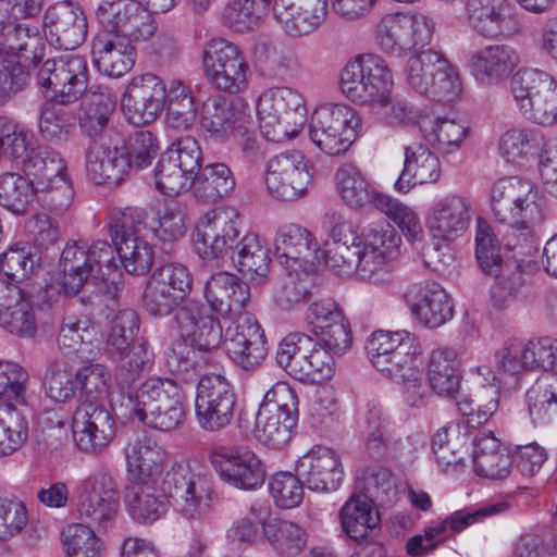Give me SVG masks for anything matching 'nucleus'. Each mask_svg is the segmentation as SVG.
<instances>
[{"label": "nucleus", "mask_w": 557, "mask_h": 557, "mask_svg": "<svg viewBox=\"0 0 557 557\" xmlns=\"http://www.w3.org/2000/svg\"><path fill=\"white\" fill-rule=\"evenodd\" d=\"M323 227L329 234L325 250L306 227L282 226L273 240L277 262L296 275L326 264L339 275L355 274L371 284L392 281L401 237L391 225L373 223L358 232L344 213L332 210L325 213Z\"/></svg>", "instance_id": "1"}, {"label": "nucleus", "mask_w": 557, "mask_h": 557, "mask_svg": "<svg viewBox=\"0 0 557 557\" xmlns=\"http://www.w3.org/2000/svg\"><path fill=\"white\" fill-rule=\"evenodd\" d=\"M196 124L207 139L234 145L248 160L262 156L249 104L243 99L228 101L211 96L201 103L165 110V127L170 131L189 132Z\"/></svg>", "instance_id": "2"}, {"label": "nucleus", "mask_w": 557, "mask_h": 557, "mask_svg": "<svg viewBox=\"0 0 557 557\" xmlns=\"http://www.w3.org/2000/svg\"><path fill=\"white\" fill-rule=\"evenodd\" d=\"M125 456V511L135 523L151 525L168 513L171 505L165 475L166 453L157 443L144 440L131 444Z\"/></svg>", "instance_id": "3"}, {"label": "nucleus", "mask_w": 557, "mask_h": 557, "mask_svg": "<svg viewBox=\"0 0 557 557\" xmlns=\"http://www.w3.org/2000/svg\"><path fill=\"white\" fill-rule=\"evenodd\" d=\"M372 366L386 379L401 386L405 406L420 409L428 403L423 382L424 359L419 339L406 330L373 332L366 344Z\"/></svg>", "instance_id": "4"}, {"label": "nucleus", "mask_w": 557, "mask_h": 557, "mask_svg": "<svg viewBox=\"0 0 557 557\" xmlns=\"http://www.w3.org/2000/svg\"><path fill=\"white\" fill-rule=\"evenodd\" d=\"M490 203L497 221L509 226L503 242L507 249L523 247L545 219L544 199L535 183L503 176L491 184Z\"/></svg>", "instance_id": "5"}, {"label": "nucleus", "mask_w": 557, "mask_h": 557, "mask_svg": "<svg viewBox=\"0 0 557 557\" xmlns=\"http://www.w3.org/2000/svg\"><path fill=\"white\" fill-rule=\"evenodd\" d=\"M125 407L145 426L160 432L180 428L186 417L182 388L170 379L149 377L127 396Z\"/></svg>", "instance_id": "6"}, {"label": "nucleus", "mask_w": 557, "mask_h": 557, "mask_svg": "<svg viewBox=\"0 0 557 557\" xmlns=\"http://www.w3.org/2000/svg\"><path fill=\"white\" fill-rule=\"evenodd\" d=\"M256 113L262 135L273 143L296 138L307 121L302 95L285 86L263 90L257 98Z\"/></svg>", "instance_id": "7"}, {"label": "nucleus", "mask_w": 557, "mask_h": 557, "mask_svg": "<svg viewBox=\"0 0 557 557\" xmlns=\"http://www.w3.org/2000/svg\"><path fill=\"white\" fill-rule=\"evenodd\" d=\"M57 281L66 295H76L92 280L104 278L117 269L113 246L107 240L66 244L59 262Z\"/></svg>", "instance_id": "8"}, {"label": "nucleus", "mask_w": 557, "mask_h": 557, "mask_svg": "<svg viewBox=\"0 0 557 557\" xmlns=\"http://www.w3.org/2000/svg\"><path fill=\"white\" fill-rule=\"evenodd\" d=\"M333 352L324 343L302 333L285 336L276 349V362L290 376L301 382L323 383L336 371Z\"/></svg>", "instance_id": "9"}, {"label": "nucleus", "mask_w": 557, "mask_h": 557, "mask_svg": "<svg viewBox=\"0 0 557 557\" xmlns=\"http://www.w3.org/2000/svg\"><path fill=\"white\" fill-rule=\"evenodd\" d=\"M510 92L519 113L541 126L557 125V78L537 69H522L510 81Z\"/></svg>", "instance_id": "10"}, {"label": "nucleus", "mask_w": 557, "mask_h": 557, "mask_svg": "<svg viewBox=\"0 0 557 557\" xmlns=\"http://www.w3.org/2000/svg\"><path fill=\"white\" fill-rule=\"evenodd\" d=\"M360 127L361 119L351 106L324 103L311 114L309 137L320 152L341 157L351 148Z\"/></svg>", "instance_id": "11"}, {"label": "nucleus", "mask_w": 557, "mask_h": 557, "mask_svg": "<svg viewBox=\"0 0 557 557\" xmlns=\"http://www.w3.org/2000/svg\"><path fill=\"white\" fill-rule=\"evenodd\" d=\"M239 234L237 209L220 206L198 219L190 234V243L194 252L205 262H224L232 257Z\"/></svg>", "instance_id": "12"}, {"label": "nucleus", "mask_w": 557, "mask_h": 557, "mask_svg": "<svg viewBox=\"0 0 557 557\" xmlns=\"http://www.w3.org/2000/svg\"><path fill=\"white\" fill-rule=\"evenodd\" d=\"M411 89L436 101H453L461 95L454 66L438 52L424 50L410 57L404 70Z\"/></svg>", "instance_id": "13"}, {"label": "nucleus", "mask_w": 557, "mask_h": 557, "mask_svg": "<svg viewBox=\"0 0 557 557\" xmlns=\"http://www.w3.org/2000/svg\"><path fill=\"white\" fill-rule=\"evenodd\" d=\"M170 499L174 511L188 521L207 518L213 507V484L197 466L180 463L165 471Z\"/></svg>", "instance_id": "14"}, {"label": "nucleus", "mask_w": 557, "mask_h": 557, "mask_svg": "<svg viewBox=\"0 0 557 557\" xmlns=\"http://www.w3.org/2000/svg\"><path fill=\"white\" fill-rule=\"evenodd\" d=\"M139 318L132 309L120 310L111 320L107 349L120 361L116 379L121 384L134 381L151 361L152 354L145 342L136 341Z\"/></svg>", "instance_id": "15"}, {"label": "nucleus", "mask_w": 557, "mask_h": 557, "mask_svg": "<svg viewBox=\"0 0 557 557\" xmlns=\"http://www.w3.org/2000/svg\"><path fill=\"white\" fill-rule=\"evenodd\" d=\"M393 73L379 54L363 53L347 62L341 72L342 92L354 103L370 107L383 92L392 90Z\"/></svg>", "instance_id": "16"}, {"label": "nucleus", "mask_w": 557, "mask_h": 557, "mask_svg": "<svg viewBox=\"0 0 557 557\" xmlns=\"http://www.w3.org/2000/svg\"><path fill=\"white\" fill-rule=\"evenodd\" d=\"M24 168L39 199L53 210L70 207L74 188L66 163L59 153L44 149L33 151Z\"/></svg>", "instance_id": "17"}, {"label": "nucleus", "mask_w": 557, "mask_h": 557, "mask_svg": "<svg viewBox=\"0 0 557 557\" xmlns=\"http://www.w3.org/2000/svg\"><path fill=\"white\" fill-rule=\"evenodd\" d=\"M144 210L126 208L109 225V235L114 243V253L125 271L132 275H143L149 272L154 259V246L131 230L144 222Z\"/></svg>", "instance_id": "18"}, {"label": "nucleus", "mask_w": 557, "mask_h": 557, "mask_svg": "<svg viewBox=\"0 0 557 557\" xmlns=\"http://www.w3.org/2000/svg\"><path fill=\"white\" fill-rule=\"evenodd\" d=\"M37 84L51 101L62 104L75 102L87 89V63L76 54L48 59L37 73Z\"/></svg>", "instance_id": "19"}, {"label": "nucleus", "mask_w": 557, "mask_h": 557, "mask_svg": "<svg viewBox=\"0 0 557 557\" xmlns=\"http://www.w3.org/2000/svg\"><path fill=\"white\" fill-rule=\"evenodd\" d=\"M313 182V169L306 156L289 150L271 158L264 170L263 184L275 199L298 200L306 196Z\"/></svg>", "instance_id": "20"}, {"label": "nucleus", "mask_w": 557, "mask_h": 557, "mask_svg": "<svg viewBox=\"0 0 557 557\" xmlns=\"http://www.w3.org/2000/svg\"><path fill=\"white\" fill-rule=\"evenodd\" d=\"M193 277L184 264L168 263L149 277L143 295L145 309L154 317H165L177 311L190 295Z\"/></svg>", "instance_id": "21"}, {"label": "nucleus", "mask_w": 557, "mask_h": 557, "mask_svg": "<svg viewBox=\"0 0 557 557\" xmlns=\"http://www.w3.org/2000/svg\"><path fill=\"white\" fill-rule=\"evenodd\" d=\"M193 277L184 264L168 263L149 277L143 295L145 309L154 317H165L177 311L190 295Z\"/></svg>", "instance_id": "22"}, {"label": "nucleus", "mask_w": 557, "mask_h": 557, "mask_svg": "<svg viewBox=\"0 0 557 557\" xmlns=\"http://www.w3.org/2000/svg\"><path fill=\"white\" fill-rule=\"evenodd\" d=\"M472 215V201L467 196L441 195L431 201L424 214L425 228L435 245L449 244L463 236Z\"/></svg>", "instance_id": "23"}, {"label": "nucleus", "mask_w": 557, "mask_h": 557, "mask_svg": "<svg viewBox=\"0 0 557 557\" xmlns=\"http://www.w3.org/2000/svg\"><path fill=\"white\" fill-rule=\"evenodd\" d=\"M120 492L107 469H98L86 476L79 485L77 512L88 524L104 527L117 515Z\"/></svg>", "instance_id": "24"}, {"label": "nucleus", "mask_w": 557, "mask_h": 557, "mask_svg": "<svg viewBox=\"0 0 557 557\" xmlns=\"http://www.w3.org/2000/svg\"><path fill=\"white\" fill-rule=\"evenodd\" d=\"M236 396L230 382L221 374H205L199 379L195 396L198 424L207 431H218L230 424Z\"/></svg>", "instance_id": "25"}, {"label": "nucleus", "mask_w": 557, "mask_h": 557, "mask_svg": "<svg viewBox=\"0 0 557 557\" xmlns=\"http://www.w3.org/2000/svg\"><path fill=\"white\" fill-rule=\"evenodd\" d=\"M202 65L208 79L220 90L237 92L247 85L248 64L238 47L225 39L206 45Z\"/></svg>", "instance_id": "26"}, {"label": "nucleus", "mask_w": 557, "mask_h": 557, "mask_svg": "<svg viewBox=\"0 0 557 557\" xmlns=\"http://www.w3.org/2000/svg\"><path fill=\"white\" fill-rule=\"evenodd\" d=\"M210 461L220 479L235 488L253 491L261 487L265 480L263 463L247 447H218L211 454Z\"/></svg>", "instance_id": "27"}, {"label": "nucleus", "mask_w": 557, "mask_h": 557, "mask_svg": "<svg viewBox=\"0 0 557 557\" xmlns=\"http://www.w3.org/2000/svg\"><path fill=\"white\" fill-rule=\"evenodd\" d=\"M164 82L153 73L133 76L122 96V111L126 120L143 126L154 122L164 111Z\"/></svg>", "instance_id": "28"}, {"label": "nucleus", "mask_w": 557, "mask_h": 557, "mask_svg": "<svg viewBox=\"0 0 557 557\" xmlns=\"http://www.w3.org/2000/svg\"><path fill=\"white\" fill-rule=\"evenodd\" d=\"M150 12L140 0H104L97 9V18L103 27L101 33L147 40L156 30Z\"/></svg>", "instance_id": "29"}, {"label": "nucleus", "mask_w": 557, "mask_h": 557, "mask_svg": "<svg viewBox=\"0 0 557 557\" xmlns=\"http://www.w3.org/2000/svg\"><path fill=\"white\" fill-rule=\"evenodd\" d=\"M21 17L0 12V59L13 66L38 63L45 52V44L37 27L18 22Z\"/></svg>", "instance_id": "30"}, {"label": "nucleus", "mask_w": 557, "mask_h": 557, "mask_svg": "<svg viewBox=\"0 0 557 557\" xmlns=\"http://www.w3.org/2000/svg\"><path fill=\"white\" fill-rule=\"evenodd\" d=\"M404 299L412 315L424 327H440L453 318L451 298L435 281L424 280L408 285Z\"/></svg>", "instance_id": "31"}, {"label": "nucleus", "mask_w": 557, "mask_h": 557, "mask_svg": "<svg viewBox=\"0 0 557 557\" xmlns=\"http://www.w3.org/2000/svg\"><path fill=\"white\" fill-rule=\"evenodd\" d=\"M306 321L312 332L333 352L343 355L352 344L350 324L333 299H320L309 305Z\"/></svg>", "instance_id": "32"}, {"label": "nucleus", "mask_w": 557, "mask_h": 557, "mask_svg": "<svg viewBox=\"0 0 557 557\" xmlns=\"http://www.w3.org/2000/svg\"><path fill=\"white\" fill-rule=\"evenodd\" d=\"M72 432L79 450L95 454L113 441L115 421L102 406L81 404L73 414Z\"/></svg>", "instance_id": "33"}, {"label": "nucleus", "mask_w": 557, "mask_h": 557, "mask_svg": "<svg viewBox=\"0 0 557 557\" xmlns=\"http://www.w3.org/2000/svg\"><path fill=\"white\" fill-rule=\"evenodd\" d=\"M0 327L20 338H34L38 321L32 296L0 277Z\"/></svg>", "instance_id": "34"}, {"label": "nucleus", "mask_w": 557, "mask_h": 557, "mask_svg": "<svg viewBox=\"0 0 557 557\" xmlns=\"http://www.w3.org/2000/svg\"><path fill=\"white\" fill-rule=\"evenodd\" d=\"M44 27L50 46L55 49L74 50L86 38L87 18L78 5L63 1L48 8Z\"/></svg>", "instance_id": "35"}, {"label": "nucleus", "mask_w": 557, "mask_h": 557, "mask_svg": "<svg viewBox=\"0 0 557 557\" xmlns=\"http://www.w3.org/2000/svg\"><path fill=\"white\" fill-rule=\"evenodd\" d=\"M297 474L314 492L336 491L344 480L339 455L333 449L315 446L296 461Z\"/></svg>", "instance_id": "36"}, {"label": "nucleus", "mask_w": 557, "mask_h": 557, "mask_svg": "<svg viewBox=\"0 0 557 557\" xmlns=\"http://www.w3.org/2000/svg\"><path fill=\"white\" fill-rule=\"evenodd\" d=\"M469 22L475 32L490 39H506L520 32L515 8L506 0H472Z\"/></svg>", "instance_id": "37"}, {"label": "nucleus", "mask_w": 557, "mask_h": 557, "mask_svg": "<svg viewBox=\"0 0 557 557\" xmlns=\"http://www.w3.org/2000/svg\"><path fill=\"white\" fill-rule=\"evenodd\" d=\"M227 355L244 369L259 366L267 356V339L251 317H240L225 332Z\"/></svg>", "instance_id": "38"}, {"label": "nucleus", "mask_w": 557, "mask_h": 557, "mask_svg": "<svg viewBox=\"0 0 557 557\" xmlns=\"http://www.w3.org/2000/svg\"><path fill=\"white\" fill-rule=\"evenodd\" d=\"M327 0H274V17L282 30L290 37L315 32L324 22Z\"/></svg>", "instance_id": "39"}, {"label": "nucleus", "mask_w": 557, "mask_h": 557, "mask_svg": "<svg viewBox=\"0 0 557 557\" xmlns=\"http://www.w3.org/2000/svg\"><path fill=\"white\" fill-rule=\"evenodd\" d=\"M131 168L123 146L112 145L103 138L90 144L86 152V170L98 185L115 186L124 181Z\"/></svg>", "instance_id": "40"}, {"label": "nucleus", "mask_w": 557, "mask_h": 557, "mask_svg": "<svg viewBox=\"0 0 557 557\" xmlns=\"http://www.w3.org/2000/svg\"><path fill=\"white\" fill-rule=\"evenodd\" d=\"M176 327L182 338L200 351L219 348L223 333L220 321L209 315L197 302H189L175 314Z\"/></svg>", "instance_id": "41"}, {"label": "nucleus", "mask_w": 557, "mask_h": 557, "mask_svg": "<svg viewBox=\"0 0 557 557\" xmlns=\"http://www.w3.org/2000/svg\"><path fill=\"white\" fill-rule=\"evenodd\" d=\"M202 295L210 309L216 313L239 314L249 301L250 288L237 275L221 271L208 277Z\"/></svg>", "instance_id": "42"}, {"label": "nucleus", "mask_w": 557, "mask_h": 557, "mask_svg": "<svg viewBox=\"0 0 557 557\" xmlns=\"http://www.w3.org/2000/svg\"><path fill=\"white\" fill-rule=\"evenodd\" d=\"M520 55L509 45H491L471 58V71L478 84L484 87L503 84L518 67Z\"/></svg>", "instance_id": "43"}, {"label": "nucleus", "mask_w": 557, "mask_h": 557, "mask_svg": "<svg viewBox=\"0 0 557 557\" xmlns=\"http://www.w3.org/2000/svg\"><path fill=\"white\" fill-rule=\"evenodd\" d=\"M134 39L121 34L100 33L94 40V62L99 72L111 77L128 73L136 60Z\"/></svg>", "instance_id": "44"}, {"label": "nucleus", "mask_w": 557, "mask_h": 557, "mask_svg": "<svg viewBox=\"0 0 557 557\" xmlns=\"http://www.w3.org/2000/svg\"><path fill=\"white\" fill-rule=\"evenodd\" d=\"M473 382L482 387L476 394L480 403L473 407L472 399L458 401V410L462 417H467V423L475 428L487 422L498 408L499 386L494 371L488 366H478L470 371Z\"/></svg>", "instance_id": "45"}, {"label": "nucleus", "mask_w": 557, "mask_h": 557, "mask_svg": "<svg viewBox=\"0 0 557 557\" xmlns=\"http://www.w3.org/2000/svg\"><path fill=\"white\" fill-rule=\"evenodd\" d=\"M442 174L438 157L423 146L405 147L403 171L395 182L398 193L407 194L416 185L431 184Z\"/></svg>", "instance_id": "46"}, {"label": "nucleus", "mask_w": 557, "mask_h": 557, "mask_svg": "<svg viewBox=\"0 0 557 557\" xmlns=\"http://www.w3.org/2000/svg\"><path fill=\"white\" fill-rule=\"evenodd\" d=\"M426 366L430 388L440 397L456 398L462 380L457 352L450 348L433 349Z\"/></svg>", "instance_id": "47"}, {"label": "nucleus", "mask_w": 557, "mask_h": 557, "mask_svg": "<svg viewBox=\"0 0 557 557\" xmlns=\"http://www.w3.org/2000/svg\"><path fill=\"white\" fill-rule=\"evenodd\" d=\"M544 136L535 128L516 125L505 129L498 138L500 157L510 164L523 165L544 147Z\"/></svg>", "instance_id": "48"}, {"label": "nucleus", "mask_w": 557, "mask_h": 557, "mask_svg": "<svg viewBox=\"0 0 557 557\" xmlns=\"http://www.w3.org/2000/svg\"><path fill=\"white\" fill-rule=\"evenodd\" d=\"M335 186L342 200L351 208L371 205L379 210L376 201L381 197H387L370 183L360 169L352 164H344L337 169Z\"/></svg>", "instance_id": "49"}, {"label": "nucleus", "mask_w": 557, "mask_h": 557, "mask_svg": "<svg viewBox=\"0 0 557 557\" xmlns=\"http://www.w3.org/2000/svg\"><path fill=\"white\" fill-rule=\"evenodd\" d=\"M473 470L483 478L498 480L510 473L511 461L492 432H480L473 441Z\"/></svg>", "instance_id": "50"}, {"label": "nucleus", "mask_w": 557, "mask_h": 557, "mask_svg": "<svg viewBox=\"0 0 557 557\" xmlns=\"http://www.w3.org/2000/svg\"><path fill=\"white\" fill-rule=\"evenodd\" d=\"M468 426L465 422L448 423L433 435L432 450L435 461L445 472L462 463L468 448Z\"/></svg>", "instance_id": "51"}, {"label": "nucleus", "mask_w": 557, "mask_h": 557, "mask_svg": "<svg viewBox=\"0 0 557 557\" xmlns=\"http://www.w3.org/2000/svg\"><path fill=\"white\" fill-rule=\"evenodd\" d=\"M144 213L147 226L162 243L177 242L187 233V213L177 202H157Z\"/></svg>", "instance_id": "52"}, {"label": "nucleus", "mask_w": 557, "mask_h": 557, "mask_svg": "<svg viewBox=\"0 0 557 557\" xmlns=\"http://www.w3.org/2000/svg\"><path fill=\"white\" fill-rule=\"evenodd\" d=\"M344 532L355 541H363L380 523V513L366 494L351 495L341 509Z\"/></svg>", "instance_id": "53"}, {"label": "nucleus", "mask_w": 557, "mask_h": 557, "mask_svg": "<svg viewBox=\"0 0 557 557\" xmlns=\"http://www.w3.org/2000/svg\"><path fill=\"white\" fill-rule=\"evenodd\" d=\"M101 342V332L88 317L70 315L63 320L58 344L65 354L91 355L100 348Z\"/></svg>", "instance_id": "54"}, {"label": "nucleus", "mask_w": 557, "mask_h": 557, "mask_svg": "<svg viewBox=\"0 0 557 557\" xmlns=\"http://www.w3.org/2000/svg\"><path fill=\"white\" fill-rule=\"evenodd\" d=\"M271 508L256 503L250 506L244 517L236 519L226 530V542L234 549H242L255 545L264 539Z\"/></svg>", "instance_id": "55"}, {"label": "nucleus", "mask_w": 557, "mask_h": 557, "mask_svg": "<svg viewBox=\"0 0 557 557\" xmlns=\"http://www.w3.org/2000/svg\"><path fill=\"white\" fill-rule=\"evenodd\" d=\"M297 424L294 416H282L259 407L252 430L253 437L261 444L271 448L284 447L293 437Z\"/></svg>", "instance_id": "56"}, {"label": "nucleus", "mask_w": 557, "mask_h": 557, "mask_svg": "<svg viewBox=\"0 0 557 557\" xmlns=\"http://www.w3.org/2000/svg\"><path fill=\"white\" fill-rule=\"evenodd\" d=\"M379 211L384 213L400 231L405 239L412 246L421 245L425 233L419 213L410 206L387 195L376 201Z\"/></svg>", "instance_id": "57"}, {"label": "nucleus", "mask_w": 557, "mask_h": 557, "mask_svg": "<svg viewBox=\"0 0 557 557\" xmlns=\"http://www.w3.org/2000/svg\"><path fill=\"white\" fill-rule=\"evenodd\" d=\"M420 131L424 139L441 152L460 148L467 136V127L461 121L449 117H423Z\"/></svg>", "instance_id": "58"}, {"label": "nucleus", "mask_w": 557, "mask_h": 557, "mask_svg": "<svg viewBox=\"0 0 557 557\" xmlns=\"http://www.w3.org/2000/svg\"><path fill=\"white\" fill-rule=\"evenodd\" d=\"M371 112L392 127H407L422 121L419 110L406 99L394 96L392 90L383 92L370 107Z\"/></svg>", "instance_id": "59"}, {"label": "nucleus", "mask_w": 557, "mask_h": 557, "mask_svg": "<svg viewBox=\"0 0 557 557\" xmlns=\"http://www.w3.org/2000/svg\"><path fill=\"white\" fill-rule=\"evenodd\" d=\"M264 540L282 557H293L306 546V532L298 524L270 515Z\"/></svg>", "instance_id": "60"}, {"label": "nucleus", "mask_w": 557, "mask_h": 557, "mask_svg": "<svg viewBox=\"0 0 557 557\" xmlns=\"http://www.w3.org/2000/svg\"><path fill=\"white\" fill-rule=\"evenodd\" d=\"M34 188L27 174H3L0 176V205L14 214L23 215L38 198Z\"/></svg>", "instance_id": "61"}, {"label": "nucleus", "mask_w": 557, "mask_h": 557, "mask_svg": "<svg viewBox=\"0 0 557 557\" xmlns=\"http://www.w3.org/2000/svg\"><path fill=\"white\" fill-rule=\"evenodd\" d=\"M272 0H228L223 11L227 27L246 33L258 27L269 13Z\"/></svg>", "instance_id": "62"}, {"label": "nucleus", "mask_w": 557, "mask_h": 557, "mask_svg": "<svg viewBox=\"0 0 557 557\" xmlns=\"http://www.w3.org/2000/svg\"><path fill=\"white\" fill-rule=\"evenodd\" d=\"M236 182L231 169L224 163H211L202 169L195 184V195L210 201L230 195Z\"/></svg>", "instance_id": "63"}, {"label": "nucleus", "mask_w": 557, "mask_h": 557, "mask_svg": "<svg viewBox=\"0 0 557 557\" xmlns=\"http://www.w3.org/2000/svg\"><path fill=\"white\" fill-rule=\"evenodd\" d=\"M67 557H104V544L96 532L83 523L67 525L62 532Z\"/></svg>", "instance_id": "64"}]
</instances>
